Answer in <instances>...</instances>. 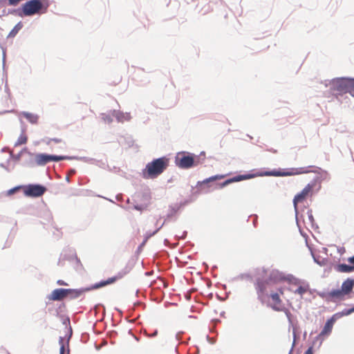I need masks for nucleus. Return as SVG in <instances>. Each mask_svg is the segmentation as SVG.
<instances>
[{
    "instance_id": "1",
    "label": "nucleus",
    "mask_w": 354,
    "mask_h": 354,
    "mask_svg": "<svg viewBox=\"0 0 354 354\" xmlns=\"http://www.w3.org/2000/svg\"><path fill=\"white\" fill-rule=\"evenodd\" d=\"M169 159L167 156L154 158L148 162L142 169V176L145 179H154L162 174L168 167Z\"/></svg>"
},
{
    "instance_id": "2",
    "label": "nucleus",
    "mask_w": 354,
    "mask_h": 354,
    "mask_svg": "<svg viewBox=\"0 0 354 354\" xmlns=\"http://www.w3.org/2000/svg\"><path fill=\"white\" fill-rule=\"evenodd\" d=\"M84 292L83 288L77 289L59 288L54 289L50 295H47L46 298L53 301H62L66 298L75 299L80 297Z\"/></svg>"
},
{
    "instance_id": "3",
    "label": "nucleus",
    "mask_w": 354,
    "mask_h": 354,
    "mask_svg": "<svg viewBox=\"0 0 354 354\" xmlns=\"http://www.w3.org/2000/svg\"><path fill=\"white\" fill-rule=\"evenodd\" d=\"M331 89L339 94L349 93L354 97V77H341L331 80Z\"/></svg>"
},
{
    "instance_id": "4",
    "label": "nucleus",
    "mask_w": 354,
    "mask_h": 354,
    "mask_svg": "<svg viewBox=\"0 0 354 354\" xmlns=\"http://www.w3.org/2000/svg\"><path fill=\"white\" fill-rule=\"evenodd\" d=\"M21 6L23 17L45 13L48 7L44 5V0H28Z\"/></svg>"
},
{
    "instance_id": "5",
    "label": "nucleus",
    "mask_w": 354,
    "mask_h": 354,
    "mask_svg": "<svg viewBox=\"0 0 354 354\" xmlns=\"http://www.w3.org/2000/svg\"><path fill=\"white\" fill-rule=\"evenodd\" d=\"M176 165L182 169H189L197 166L196 162V154L182 151L176 153L175 156Z\"/></svg>"
},
{
    "instance_id": "6",
    "label": "nucleus",
    "mask_w": 354,
    "mask_h": 354,
    "mask_svg": "<svg viewBox=\"0 0 354 354\" xmlns=\"http://www.w3.org/2000/svg\"><path fill=\"white\" fill-rule=\"evenodd\" d=\"M257 176H271L270 170L264 171H258L254 174L248 173L244 174H238L232 178H229L222 183H219L217 185V188H223L232 183L240 182L244 180L251 179Z\"/></svg>"
},
{
    "instance_id": "7",
    "label": "nucleus",
    "mask_w": 354,
    "mask_h": 354,
    "mask_svg": "<svg viewBox=\"0 0 354 354\" xmlns=\"http://www.w3.org/2000/svg\"><path fill=\"white\" fill-rule=\"evenodd\" d=\"M354 287V279L347 278L343 281L341 289H333L329 292V295L333 298L342 299L344 295L351 293Z\"/></svg>"
},
{
    "instance_id": "8",
    "label": "nucleus",
    "mask_w": 354,
    "mask_h": 354,
    "mask_svg": "<svg viewBox=\"0 0 354 354\" xmlns=\"http://www.w3.org/2000/svg\"><path fill=\"white\" fill-rule=\"evenodd\" d=\"M319 178L316 177L313 181L308 183L306 187L299 193H297L293 198V205L295 210V214H299L298 209L297 207V203L303 202L308 195L312 193L313 188L316 185V183Z\"/></svg>"
},
{
    "instance_id": "9",
    "label": "nucleus",
    "mask_w": 354,
    "mask_h": 354,
    "mask_svg": "<svg viewBox=\"0 0 354 354\" xmlns=\"http://www.w3.org/2000/svg\"><path fill=\"white\" fill-rule=\"evenodd\" d=\"M47 191L46 186L38 183L24 185V194L26 197L39 198Z\"/></svg>"
},
{
    "instance_id": "10",
    "label": "nucleus",
    "mask_w": 354,
    "mask_h": 354,
    "mask_svg": "<svg viewBox=\"0 0 354 354\" xmlns=\"http://www.w3.org/2000/svg\"><path fill=\"white\" fill-rule=\"evenodd\" d=\"M225 175L223 174H216L209 178L204 179L202 181H198L196 184V187L198 189L202 190L205 188L209 189L213 187V189H219L220 188H217V185L220 183H216L217 180H221L225 178ZM221 182V183H222Z\"/></svg>"
},
{
    "instance_id": "11",
    "label": "nucleus",
    "mask_w": 354,
    "mask_h": 354,
    "mask_svg": "<svg viewBox=\"0 0 354 354\" xmlns=\"http://www.w3.org/2000/svg\"><path fill=\"white\" fill-rule=\"evenodd\" d=\"M26 156H24L21 166L27 168H34L37 167L36 156L35 153H32L27 149V151H25Z\"/></svg>"
},
{
    "instance_id": "12",
    "label": "nucleus",
    "mask_w": 354,
    "mask_h": 354,
    "mask_svg": "<svg viewBox=\"0 0 354 354\" xmlns=\"http://www.w3.org/2000/svg\"><path fill=\"white\" fill-rule=\"evenodd\" d=\"M116 281L115 277H109L105 280H101L99 282L95 283L94 284L91 285L90 286L83 288L84 292H88L95 289H99L106 286L112 284Z\"/></svg>"
},
{
    "instance_id": "13",
    "label": "nucleus",
    "mask_w": 354,
    "mask_h": 354,
    "mask_svg": "<svg viewBox=\"0 0 354 354\" xmlns=\"http://www.w3.org/2000/svg\"><path fill=\"white\" fill-rule=\"evenodd\" d=\"M73 335V329L71 326L68 327V333L66 335V348H65V345L64 343L63 337H59V344L60 345L59 348V354H69L70 348H69V340L71 339Z\"/></svg>"
},
{
    "instance_id": "14",
    "label": "nucleus",
    "mask_w": 354,
    "mask_h": 354,
    "mask_svg": "<svg viewBox=\"0 0 354 354\" xmlns=\"http://www.w3.org/2000/svg\"><path fill=\"white\" fill-rule=\"evenodd\" d=\"M268 284H270V283L267 279H260L259 277H258L256 279V283H255L256 287L255 288H256L257 292L258 294L259 297H260L261 295H263L265 292V291L266 290V286Z\"/></svg>"
},
{
    "instance_id": "15",
    "label": "nucleus",
    "mask_w": 354,
    "mask_h": 354,
    "mask_svg": "<svg viewBox=\"0 0 354 354\" xmlns=\"http://www.w3.org/2000/svg\"><path fill=\"white\" fill-rule=\"evenodd\" d=\"M36 156V163L38 167H44L50 162L49 153H37Z\"/></svg>"
},
{
    "instance_id": "16",
    "label": "nucleus",
    "mask_w": 354,
    "mask_h": 354,
    "mask_svg": "<svg viewBox=\"0 0 354 354\" xmlns=\"http://www.w3.org/2000/svg\"><path fill=\"white\" fill-rule=\"evenodd\" d=\"M334 323L330 320V319H328L324 326V328H322L320 333L315 337V339H318L322 336L324 335H329L333 330Z\"/></svg>"
},
{
    "instance_id": "17",
    "label": "nucleus",
    "mask_w": 354,
    "mask_h": 354,
    "mask_svg": "<svg viewBox=\"0 0 354 354\" xmlns=\"http://www.w3.org/2000/svg\"><path fill=\"white\" fill-rule=\"evenodd\" d=\"M272 308L274 310H275V311H278V312H279V311H283V312H284V313H285V315H286V317H287V319H288V323H289V327L292 326V328H293L294 327H295V328H296V331L297 330V326H294V325H293V322H292V313H290V311L288 308H285V307H283V308H280V307H278V306H276V305L272 306Z\"/></svg>"
},
{
    "instance_id": "18",
    "label": "nucleus",
    "mask_w": 354,
    "mask_h": 354,
    "mask_svg": "<svg viewBox=\"0 0 354 354\" xmlns=\"http://www.w3.org/2000/svg\"><path fill=\"white\" fill-rule=\"evenodd\" d=\"M283 274L279 270H273L270 272L267 279L270 283H277L283 281Z\"/></svg>"
},
{
    "instance_id": "19",
    "label": "nucleus",
    "mask_w": 354,
    "mask_h": 354,
    "mask_svg": "<svg viewBox=\"0 0 354 354\" xmlns=\"http://www.w3.org/2000/svg\"><path fill=\"white\" fill-rule=\"evenodd\" d=\"M114 118L118 122H123L124 121H129L131 117L129 113H123L118 110H113Z\"/></svg>"
},
{
    "instance_id": "20",
    "label": "nucleus",
    "mask_w": 354,
    "mask_h": 354,
    "mask_svg": "<svg viewBox=\"0 0 354 354\" xmlns=\"http://www.w3.org/2000/svg\"><path fill=\"white\" fill-rule=\"evenodd\" d=\"M20 114L21 115L24 116L30 124H37L38 123L39 117L37 114L28 111H22Z\"/></svg>"
},
{
    "instance_id": "21",
    "label": "nucleus",
    "mask_w": 354,
    "mask_h": 354,
    "mask_svg": "<svg viewBox=\"0 0 354 354\" xmlns=\"http://www.w3.org/2000/svg\"><path fill=\"white\" fill-rule=\"evenodd\" d=\"M335 270L342 273H350L354 272V266L346 263H339L336 266Z\"/></svg>"
},
{
    "instance_id": "22",
    "label": "nucleus",
    "mask_w": 354,
    "mask_h": 354,
    "mask_svg": "<svg viewBox=\"0 0 354 354\" xmlns=\"http://www.w3.org/2000/svg\"><path fill=\"white\" fill-rule=\"evenodd\" d=\"M73 158H71V156L49 154L50 162H59V161L64 160H72Z\"/></svg>"
},
{
    "instance_id": "23",
    "label": "nucleus",
    "mask_w": 354,
    "mask_h": 354,
    "mask_svg": "<svg viewBox=\"0 0 354 354\" xmlns=\"http://www.w3.org/2000/svg\"><path fill=\"white\" fill-rule=\"evenodd\" d=\"M301 283L303 285L299 286V287L294 291L295 294L302 295L309 290V283L304 280H301Z\"/></svg>"
},
{
    "instance_id": "24",
    "label": "nucleus",
    "mask_w": 354,
    "mask_h": 354,
    "mask_svg": "<svg viewBox=\"0 0 354 354\" xmlns=\"http://www.w3.org/2000/svg\"><path fill=\"white\" fill-rule=\"evenodd\" d=\"M23 23L21 21H19L10 30L8 35V38H13L15 37L17 33L19 32V30L23 28Z\"/></svg>"
},
{
    "instance_id": "25",
    "label": "nucleus",
    "mask_w": 354,
    "mask_h": 354,
    "mask_svg": "<svg viewBox=\"0 0 354 354\" xmlns=\"http://www.w3.org/2000/svg\"><path fill=\"white\" fill-rule=\"evenodd\" d=\"M283 281H288L289 283H293L295 285H299L301 282V279L296 278L294 275L291 274H288L287 275H283Z\"/></svg>"
},
{
    "instance_id": "26",
    "label": "nucleus",
    "mask_w": 354,
    "mask_h": 354,
    "mask_svg": "<svg viewBox=\"0 0 354 354\" xmlns=\"http://www.w3.org/2000/svg\"><path fill=\"white\" fill-rule=\"evenodd\" d=\"M71 158H73V160H82L84 162L89 164H95L97 163V160L93 158L85 157V156H71Z\"/></svg>"
},
{
    "instance_id": "27",
    "label": "nucleus",
    "mask_w": 354,
    "mask_h": 354,
    "mask_svg": "<svg viewBox=\"0 0 354 354\" xmlns=\"http://www.w3.org/2000/svg\"><path fill=\"white\" fill-rule=\"evenodd\" d=\"M102 119L104 121V122L110 124L113 122V118H114L113 110L109 111L108 113H102Z\"/></svg>"
},
{
    "instance_id": "28",
    "label": "nucleus",
    "mask_w": 354,
    "mask_h": 354,
    "mask_svg": "<svg viewBox=\"0 0 354 354\" xmlns=\"http://www.w3.org/2000/svg\"><path fill=\"white\" fill-rule=\"evenodd\" d=\"M131 270V266H125L121 271H120L116 275L113 276V277L116 278V281L122 279L124 276L127 274Z\"/></svg>"
},
{
    "instance_id": "29",
    "label": "nucleus",
    "mask_w": 354,
    "mask_h": 354,
    "mask_svg": "<svg viewBox=\"0 0 354 354\" xmlns=\"http://www.w3.org/2000/svg\"><path fill=\"white\" fill-rule=\"evenodd\" d=\"M25 131H26L25 129H21V134L18 138L17 141L15 144V146L24 145L27 142L28 137L26 135H24Z\"/></svg>"
},
{
    "instance_id": "30",
    "label": "nucleus",
    "mask_w": 354,
    "mask_h": 354,
    "mask_svg": "<svg viewBox=\"0 0 354 354\" xmlns=\"http://www.w3.org/2000/svg\"><path fill=\"white\" fill-rule=\"evenodd\" d=\"M25 151H27V147L23 148L17 154L10 152V158L16 162L19 161Z\"/></svg>"
},
{
    "instance_id": "31",
    "label": "nucleus",
    "mask_w": 354,
    "mask_h": 354,
    "mask_svg": "<svg viewBox=\"0 0 354 354\" xmlns=\"http://www.w3.org/2000/svg\"><path fill=\"white\" fill-rule=\"evenodd\" d=\"M7 15H12L15 16H18L19 17H23L22 11H21V6L17 8H12V9H8L7 12Z\"/></svg>"
},
{
    "instance_id": "32",
    "label": "nucleus",
    "mask_w": 354,
    "mask_h": 354,
    "mask_svg": "<svg viewBox=\"0 0 354 354\" xmlns=\"http://www.w3.org/2000/svg\"><path fill=\"white\" fill-rule=\"evenodd\" d=\"M307 214H308V220H309V221L310 223L312 228L317 229L318 228V225H317V224L315 221V218H314V216L313 215L312 209H308Z\"/></svg>"
},
{
    "instance_id": "33",
    "label": "nucleus",
    "mask_w": 354,
    "mask_h": 354,
    "mask_svg": "<svg viewBox=\"0 0 354 354\" xmlns=\"http://www.w3.org/2000/svg\"><path fill=\"white\" fill-rule=\"evenodd\" d=\"M311 167H315V166L310 165L308 167H305L295 168L296 169L295 174L299 175V174H308L309 172H312V171L309 170V168H311Z\"/></svg>"
},
{
    "instance_id": "34",
    "label": "nucleus",
    "mask_w": 354,
    "mask_h": 354,
    "mask_svg": "<svg viewBox=\"0 0 354 354\" xmlns=\"http://www.w3.org/2000/svg\"><path fill=\"white\" fill-rule=\"evenodd\" d=\"M243 279L252 281V277L249 273H242V274H240L239 275L234 277V279H233V280H243Z\"/></svg>"
},
{
    "instance_id": "35",
    "label": "nucleus",
    "mask_w": 354,
    "mask_h": 354,
    "mask_svg": "<svg viewBox=\"0 0 354 354\" xmlns=\"http://www.w3.org/2000/svg\"><path fill=\"white\" fill-rule=\"evenodd\" d=\"M319 171H312V172L317 173L320 174V178L322 180H326L329 178V174L326 170H323L320 167L317 168Z\"/></svg>"
},
{
    "instance_id": "36",
    "label": "nucleus",
    "mask_w": 354,
    "mask_h": 354,
    "mask_svg": "<svg viewBox=\"0 0 354 354\" xmlns=\"http://www.w3.org/2000/svg\"><path fill=\"white\" fill-rule=\"evenodd\" d=\"M205 159V152L201 151L198 155H196V162L197 166L203 163Z\"/></svg>"
},
{
    "instance_id": "37",
    "label": "nucleus",
    "mask_w": 354,
    "mask_h": 354,
    "mask_svg": "<svg viewBox=\"0 0 354 354\" xmlns=\"http://www.w3.org/2000/svg\"><path fill=\"white\" fill-rule=\"evenodd\" d=\"M170 212H169L167 215V218H169L173 216L180 208L178 206V204H176L174 206H170Z\"/></svg>"
},
{
    "instance_id": "38",
    "label": "nucleus",
    "mask_w": 354,
    "mask_h": 354,
    "mask_svg": "<svg viewBox=\"0 0 354 354\" xmlns=\"http://www.w3.org/2000/svg\"><path fill=\"white\" fill-rule=\"evenodd\" d=\"M317 295H319L320 297L323 298V299H326V301H332V299H333V297H331V296L329 295V292H324V291H317Z\"/></svg>"
},
{
    "instance_id": "39",
    "label": "nucleus",
    "mask_w": 354,
    "mask_h": 354,
    "mask_svg": "<svg viewBox=\"0 0 354 354\" xmlns=\"http://www.w3.org/2000/svg\"><path fill=\"white\" fill-rule=\"evenodd\" d=\"M20 189L24 190V185H17V186H15L11 189H8L7 191V195L11 196V195L15 194L17 192H18Z\"/></svg>"
},
{
    "instance_id": "40",
    "label": "nucleus",
    "mask_w": 354,
    "mask_h": 354,
    "mask_svg": "<svg viewBox=\"0 0 354 354\" xmlns=\"http://www.w3.org/2000/svg\"><path fill=\"white\" fill-rule=\"evenodd\" d=\"M295 168H289V169H283V176H295Z\"/></svg>"
},
{
    "instance_id": "41",
    "label": "nucleus",
    "mask_w": 354,
    "mask_h": 354,
    "mask_svg": "<svg viewBox=\"0 0 354 354\" xmlns=\"http://www.w3.org/2000/svg\"><path fill=\"white\" fill-rule=\"evenodd\" d=\"M271 176L283 177V169H274L270 170Z\"/></svg>"
},
{
    "instance_id": "42",
    "label": "nucleus",
    "mask_w": 354,
    "mask_h": 354,
    "mask_svg": "<svg viewBox=\"0 0 354 354\" xmlns=\"http://www.w3.org/2000/svg\"><path fill=\"white\" fill-rule=\"evenodd\" d=\"M312 256H313V260L314 261L319 265V266H324L325 265L326 263V261L324 259H321V257L319 256L318 257H316L315 255H314L313 253H312Z\"/></svg>"
},
{
    "instance_id": "43",
    "label": "nucleus",
    "mask_w": 354,
    "mask_h": 354,
    "mask_svg": "<svg viewBox=\"0 0 354 354\" xmlns=\"http://www.w3.org/2000/svg\"><path fill=\"white\" fill-rule=\"evenodd\" d=\"M270 297L275 304H280L281 302L279 295L277 292L271 293Z\"/></svg>"
},
{
    "instance_id": "44",
    "label": "nucleus",
    "mask_w": 354,
    "mask_h": 354,
    "mask_svg": "<svg viewBox=\"0 0 354 354\" xmlns=\"http://www.w3.org/2000/svg\"><path fill=\"white\" fill-rule=\"evenodd\" d=\"M297 339H299V336L297 335H296V328L294 327L293 328V342H292V347H291L288 354H292L293 348L296 344V341Z\"/></svg>"
},
{
    "instance_id": "45",
    "label": "nucleus",
    "mask_w": 354,
    "mask_h": 354,
    "mask_svg": "<svg viewBox=\"0 0 354 354\" xmlns=\"http://www.w3.org/2000/svg\"><path fill=\"white\" fill-rule=\"evenodd\" d=\"M353 313H354V306L350 308H344L342 311L340 312L342 317L348 316Z\"/></svg>"
},
{
    "instance_id": "46",
    "label": "nucleus",
    "mask_w": 354,
    "mask_h": 354,
    "mask_svg": "<svg viewBox=\"0 0 354 354\" xmlns=\"http://www.w3.org/2000/svg\"><path fill=\"white\" fill-rule=\"evenodd\" d=\"M295 218H296V223H297V225L299 228V231L300 232V234L301 236H303L304 237H307V234L301 230V227L299 224V214H297V215L295 214Z\"/></svg>"
},
{
    "instance_id": "47",
    "label": "nucleus",
    "mask_w": 354,
    "mask_h": 354,
    "mask_svg": "<svg viewBox=\"0 0 354 354\" xmlns=\"http://www.w3.org/2000/svg\"><path fill=\"white\" fill-rule=\"evenodd\" d=\"M342 316L340 313V312H337L335 314H333L329 319L332 320V322L335 324L336 321L340 318H342Z\"/></svg>"
},
{
    "instance_id": "48",
    "label": "nucleus",
    "mask_w": 354,
    "mask_h": 354,
    "mask_svg": "<svg viewBox=\"0 0 354 354\" xmlns=\"http://www.w3.org/2000/svg\"><path fill=\"white\" fill-rule=\"evenodd\" d=\"M156 233H158V230H154L153 232L148 231L145 234L144 240H146L147 242L148 239H150L151 236H154Z\"/></svg>"
},
{
    "instance_id": "49",
    "label": "nucleus",
    "mask_w": 354,
    "mask_h": 354,
    "mask_svg": "<svg viewBox=\"0 0 354 354\" xmlns=\"http://www.w3.org/2000/svg\"><path fill=\"white\" fill-rule=\"evenodd\" d=\"M194 201L190 198H187V199H185L183 201H181L179 204H178V206L180 207V208H181L182 207H184L187 205H188L189 203H192Z\"/></svg>"
},
{
    "instance_id": "50",
    "label": "nucleus",
    "mask_w": 354,
    "mask_h": 354,
    "mask_svg": "<svg viewBox=\"0 0 354 354\" xmlns=\"http://www.w3.org/2000/svg\"><path fill=\"white\" fill-rule=\"evenodd\" d=\"M133 209L138 210V211H142L145 208V205L142 204H136L133 206Z\"/></svg>"
},
{
    "instance_id": "51",
    "label": "nucleus",
    "mask_w": 354,
    "mask_h": 354,
    "mask_svg": "<svg viewBox=\"0 0 354 354\" xmlns=\"http://www.w3.org/2000/svg\"><path fill=\"white\" fill-rule=\"evenodd\" d=\"M94 165H95L102 169H105L106 167H108V165L106 164V162H104L102 160H97V163H95Z\"/></svg>"
},
{
    "instance_id": "52",
    "label": "nucleus",
    "mask_w": 354,
    "mask_h": 354,
    "mask_svg": "<svg viewBox=\"0 0 354 354\" xmlns=\"http://www.w3.org/2000/svg\"><path fill=\"white\" fill-rule=\"evenodd\" d=\"M65 307H66V305L64 303L60 304L59 306H58V308L56 309L55 316L59 317V311L61 310L62 308H64Z\"/></svg>"
},
{
    "instance_id": "53",
    "label": "nucleus",
    "mask_w": 354,
    "mask_h": 354,
    "mask_svg": "<svg viewBox=\"0 0 354 354\" xmlns=\"http://www.w3.org/2000/svg\"><path fill=\"white\" fill-rule=\"evenodd\" d=\"M62 324L63 325H65L66 327H69V326H71V322H70V318L69 317H66L63 321H62Z\"/></svg>"
},
{
    "instance_id": "54",
    "label": "nucleus",
    "mask_w": 354,
    "mask_h": 354,
    "mask_svg": "<svg viewBox=\"0 0 354 354\" xmlns=\"http://www.w3.org/2000/svg\"><path fill=\"white\" fill-rule=\"evenodd\" d=\"M187 231H184L180 236H178V235H176L175 238H176V240L185 239L186 238V236H187Z\"/></svg>"
},
{
    "instance_id": "55",
    "label": "nucleus",
    "mask_w": 354,
    "mask_h": 354,
    "mask_svg": "<svg viewBox=\"0 0 354 354\" xmlns=\"http://www.w3.org/2000/svg\"><path fill=\"white\" fill-rule=\"evenodd\" d=\"M183 334H184V333H183V332H182V331H180V332L177 333H176V340H178V341L180 342L181 343H183V342H182V340H181V337H182V336H183Z\"/></svg>"
},
{
    "instance_id": "56",
    "label": "nucleus",
    "mask_w": 354,
    "mask_h": 354,
    "mask_svg": "<svg viewBox=\"0 0 354 354\" xmlns=\"http://www.w3.org/2000/svg\"><path fill=\"white\" fill-rule=\"evenodd\" d=\"M313 346H310L305 351L304 354H313Z\"/></svg>"
},
{
    "instance_id": "57",
    "label": "nucleus",
    "mask_w": 354,
    "mask_h": 354,
    "mask_svg": "<svg viewBox=\"0 0 354 354\" xmlns=\"http://www.w3.org/2000/svg\"><path fill=\"white\" fill-rule=\"evenodd\" d=\"M57 284L59 285V286H66L68 285L66 281H64L62 279H58L57 281Z\"/></svg>"
},
{
    "instance_id": "58",
    "label": "nucleus",
    "mask_w": 354,
    "mask_h": 354,
    "mask_svg": "<svg viewBox=\"0 0 354 354\" xmlns=\"http://www.w3.org/2000/svg\"><path fill=\"white\" fill-rule=\"evenodd\" d=\"M146 243H147L146 240L143 239L142 242L138 245L137 251L138 252L140 251L142 249V248L145 245Z\"/></svg>"
},
{
    "instance_id": "59",
    "label": "nucleus",
    "mask_w": 354,
    "mask_h": 354,
    "mask_svg": "<svg viewBox=\"0 0 354 354\" xmlns=\"http://www.w3.org/2000/svg\"><path fill=\"white\" fill-rule=\"evenodd\" d=\"M49 141H52L55 143H60L62 140L60 138H49Z\"/></svg>"
},
{
    "instance_id": "60",
    "label": "nucleus",
    "mask_w": 354,
    "mask_h": 354,
    "mask_svg": "<svg viewBox=\"0 0 354 354\" xmlns=\"http://www.w3.org/2000/svg\"><path fill=\"white\" fill-rule=\"evenodd\" d=\"M348 262L351 263L352 266H354V255L352 257H350L347 259Z\"/></svg>"
},
{
    "instance_id": "61",
    "label": "nucleus",
    "mask_w": 354,
    "mask_h": 354,
    "mask_svg": "<svg viewBox=\"0 0 354 354\" xmlns=\"http://www.w3.org/2000/svg\"><path fill=\"white\" fill-rule=\"evenodd\" d=\"M206 337H207V341L210 344H214L215 343L216 340L214 339L210 338L209 335H207Z\"/></svg>"
},
{
    "instance_id": "62",
    "label": "nucleus",
    "mask_w": 354,
    "mask_h": 354,
    "mask_svg": "<svg viewBox=\"0 0 354 354\" xmlns=\"http://www.w3.org/2000/svg\"><path fill=\"white\" fill-rule=\"evenodd\" d=\"M158 335V330L156 329L153 333H151V334H149V337H156V335Z\"/></svg>"
},
{
    "instance_id": "63",
    "label": "nucleus",
    "mask_w": 354,
    "mask_h": 354,
    "mask_svg": "<svg viewBox=\"0 0 354 354\" xmlns=\"http://www.w3.org/2000/svg\"><path fill=\"white\" fill-rule=\"evenodd\" d=\"M129 334H131V335L133 337V338H134L137 342H139V341H140V337H138V336H136V335H133V334L131 333V330H129Z\"/></svg>"
},
{
    "instance_id": "64",
    "label": "nucleus",
    "mask_w": 354,
    "mask_h": 354,
    "mask_svg": "<svg viewBox=\"0 0 354 354\" xmlns=\"http://www.w3.org/2000/svg\"><path fill=\"white\" fill-rule=\"evenodd\" d=\"M115 198H116V200L118 201H122V194L116 195Z\"/></svg>"
}]
</instances>
